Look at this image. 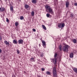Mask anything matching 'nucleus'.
<instances>
[{
	"label": "nucleus",
	"mask_w": 77,
	"mask_h": 77,
	"mask_svg": "<svg viewBox=\"0 0 77 77\" xmlns=\"http://www.w3.org/2000/svg\"><path fill=\"white\" fill-rule=\"evenodd\" d=\"M45 7L46 8V12L50 13L52 15H54V12L53 11V9L50 7V6L47 5L45 6Z\"/></svg>",
	"instance_id": "f257e3e1"
},
{
	"label": "nucleus",
	"mask_w": 77,
	"mask_h": 77,
	"mask_svg": "<svg viewBox=\"0 0 77 77\" xmlns=\"http://www.w3.org/2000/svg\"><path fill=\"white\" fill-rule=\"evenodd\" d=\"M69 48V45H66L65 46L63 47V50L64 52H66L68 53V49Z\"/></svg>",
	"instance_id": "f03ea898"
},
{
	"label": "nucleus",
	"mask_w": 77,
	"mask_h": 77,
	"mask_svg": "<svg viewBox=\"0 0 77 77\" xmlns=\"http://www.w3.org/2000/svg\"><path fill=\"white\" fill-rule=\"evenodd\" d=\"M57 58H51V62H53L54 65L56 64L57 62Z\"/></svg>",
	"instance_id": "7ed1b4c3"
},
{
	"label": "nucleus",
	"mask_w": 77,
	"mask_h": 77,
	"mask_svg": "<svg viewBox=\"0 0 77 77\" xmlns=\"http://www.w3.org/2000/svg\"><path fill=\"white\" fill-rule=\"evenodd\" d=\"M25 8L27 10H30V7L29 6V5L26 4L25 5Z\"/></svg>",
	"instance_id": "20e7f679"
},
{
	"label": "nucleus",
	"mask_w": 77,
	"mask_h": 77,
	"mask_svg": "<svg viewBox=\"0 0 77 77\" xmlns=\"http://www.w3.org/2000/svg\"><path fill=\"white\" fill-rule=\"evenodd\" d=\"M42 45L43 47H46V43L44 40H42Z\"/></svg>",
	"instance_id": "39448f33"
},
{
	"label": "nucleus",
	"mask_w": 77,
	"mask_h": 77,
	"mask_svg": "<svg viewBox=\"0 0 77 77\" xmlns=\"http://www.w3.org/2000/svg\"><path fill=\"white\" fill-rule=\"evenodd\" d=\"M23 40L20 39L18 40V42L20 44H23Z\"/></svg>",
	"instance_id": "423d86ee"
},
{
	"label": "nucleus",
	"mask_w": 77,
	"mask_h": 77,
	"mask_svg": "<svg viewBox=\"0 0 77 77\" xmlns=\"http://www.w3.org/2000/svg\"><path fill=\"white\" fill-rule=\"evenodd\" d=\"M5 9L4 7H1L0 8V11L1 12H3V11H5Z\"/></svg>",
	"instance_id": "0eeeda50"
},
{
	"label": "nucleus",
	"mask_w": 77,
	"mask_h": 77,
	"mask_svg": "<svg viewBox=\"0 0 77 77\" xmlns=\"http://www.w3.org/2000/svg\"><path fill=\"white\" fill-rule=\"evenodd\" d=\"M69 2H67L66 3V8H68L69 6Z\"/></svg>",
	"instance_id": "6e6552de"
},
{
	"label": "nucleus",
	"mask_w": 77,
	"mask_h": 77,
	"mask_svg": "<svg viewBox=\"0 0 77 77\" xmlns=\"http://www.w3.org/2000/svg\"><path fill=\"white\" fill-rule=\"evenodd\" d=\"M73 70L75 72L77 73V68H76L74 67L73 68Z\"/></svg>",
	"instance_id": "1a4fd4ad"
},
{
	"label": "nucleus",
	"mask_w": 77,
	"mask_h": 77,
	"mask_svg": "<svg viewBox=\"0 0 77 77\" xmlns=\"http://www.w3.org/2000/svg\"><path fill=\"white\" fill-rule=\"evenodd\" d=\"M13 42L14 44H16L18 43V42H17V40H14L13 41Z\"/></svg>",
	"instance_id": "9d476101"
},
{
	"label": "nucleus",
	"mask_w": 77,
	"mask_h": 77,
	"mask_svg": "<svg viewBox=\"0 0 77 77\" xmlns=\"http://www.w3.org/2000/svg\"><path fill=\"white\" fill-rule=\"evenodd\" d=\"M74 57V54L73 53H71L70 54L69 57L70 58H72Z\"/></svg>",
	"instance_id": "9b49d317"
},
{
	"label": "nucleus",
	"mask_w": 77,
	"mask_h": 77,
	"mask_svg": "<svg viewBox=\"0 0 77 77\" xmlns=\"http://www.w3.org/2000/svg\"><path fill=\"white\" fill-rule=\"evenodd\" d=\"M4 43L7 45H9V43L6 40L5 41Z\"/></svg>",
	"instance_id": "f8f14e48"
},
{
	"label": "nucleus",
	"mask_w": 77,
	"mask_h": 77,
	"mask_svg": "<svg viewBox=\"0 0 77 77\" xmlns=\"http://www.w3.org/2000/svg\"><path fill=\"white\" fill-rule=\"evenodd\" d=\"M35 59V57H32L30 59V61L31 62H33L34 60Z\"/></svg>",
	"instance_id": "ddd939ff"
},
{
	"label": "nucleus",
	"mask_w": 77,
	"mask_h": 77,
	"mask_svg": "<svg viewBox=\"0 0 77 77\" xmlns=\"http://www.w3.org/2000/svg\"><path fill=\"white\" fill-rule=\"evenodd\" d=\"M46 74H47V75H51V72L49 71L46 72Z\"/></svg>",
	"instance_id": "4468645a"
},
{
	"label": "nucleus",
	"mask_w": 77,
	"mask_h": 77,
	"mask_svg": "<svg viewBox=\"0 0 77 77\" xmlns=\"http://www.w3.org/2000/svg\"><path fill=\"white\" fill-rule=\"evenodd\" d=\"M72 42L75 44H76L77 43V40L75 39H73L72 41Z\"/></svg>",
	"instance_id": "2eb2a0df"
},
{
	"label": "nucleus",
	"mask_w": 77,
	"mask_h": 77,
	"mask_svg": "<svg viewBox=\"0 0 77 77\" xmlns=\"http://www.w3.org/2000/svg\"><path fill=\"white\" fill-rule=\"evenodd\" d=\"M61 26H62V23H59L58 25V27H59L60 28H61Z\"/></svg>",
	"instance_id": "dca6fc26"
},
{
	"label": "nucleus",
	"mask_w": 77,
	"mask_h": 77,
	"mask_svg": "<svg viewBox=\"0 0 77 77\" xmlns=\"http://www.w3.org/2000/svg\"><path fill=\"white\" fill-rule=\"evenodd\" d=\"M32 3H33L36 4L37 3V1L36 0H32Z\"/></svg>",
	"instance_id": "f3484780"
},
{
	"label": "nucleus",
	"mask_w": 77,
	"mask_h": 77,
	"mask_svg": "<svg viewBox=\"0 0 77 77\" xmlns=\"http://www.w3.org/2000/svg\"><path fill=\"white\" fill-rule=\"evenodd\" d=\"M42 27L43 29H44V30H47V28H46V27H45V26H44V25H42Z\"/></svg>",
	"instance_id": "a211bd4d"
},
{
	"label": "nucleus",
	"mask_w": 77,
	"mask_h": 77,
	"mask_svg": "<svg viewBox=\"0 0 77 77\" xmlns=\"http://www.w3.org/2000/svg\"><path fill=\"white\" fill-rule=\"evenodd\" d=\"M19 25V23H18V21L16 22L15 23V26H18Z\"/></svg>",
	"instance_id": "6ab92c4d"
},
{
	"label": "nucleus",
	"mask_w": 77,
	"mask_h": 77,
	"mask_svg": "<svg viewBox=\"0 0 77 77\" xmlns=\"http://www.w3.org/2000/svg\"><path fill=\"white\" fill-rule=\"evenodd\" d=\"M59 49L60 51H62V45H60L59 46Z\"/></svg>",
	"instance_id": "aec40b11"
},
{
	"label": "nucleus",
	"mask_w": 77,
	"mask_h": 77,
	"mask_svg": "<svg viewBox=\"0 0 77 77\" xmlns=\"http://www.w3.org/2000/svg\"><path fill=\"white\" fill-rule=\"evenodd\" d=\"M35 14V12L33 11H32L31 12V15L32 16V17H33L34 16V15Z\"/></svg>",
	"instance_id": "412c9836"
},
{
	"label": "nucleus",
	"mask_w": 77,
	"mask_h": 77,
	"mask_svg": "<svg viewBox=\"0 0 77 77\" xmlns=\"http://www.w3.org/2000/svg\"><path fill=\"white\" fill-rule=\"evenodd\" d=\"M10 10L11 11H14L13 6H11L10 7Z\"/></svg>",
	"instance_id": "4be33fe9"
},
{
	"label": "nucleus",
	"mask_w": 77,
	"mask_h": 77,
	"mask_svg": "<svg viewBox=\"0 0 77 77\" xmlns=\"http://www.w3.org/2000/svg\"><path fill=\"white\" fill-rule=\"evenodd\" d=\"M24 19V17L23 16H22L20 17V20H23Z\"/></svg>",
	"instance_id": "5701e85b"
},
{
	"label": "nucleus",
	"mask_w": 77,
	"mask_h": 77,
	"mask_svg": "<svg viewBox=\"0 0 77 77\" xmlns=\"http://www.w3.org/2000/svg\"><path fill=\"white\" fill-rule=\"evenodd\" d=\"M57 53H55L54 55V58H56V57H57Z\"/></svg>",
	"instance_id": "b1692460"
},
{
	"label": "nucleus",
	"mask_w": 77,
	"mask_h": 77,
	"mask_svg": "<svg viewBox=\"0 0 77 77\" xmlns=\"http://www.w3.org/2000/svg\"><path fill=\"white\" fill-rule=\"evenodd\" d=\"M64 26H65V24L63 23V24L61 23V27H64Z\"/></svg>",
	"instance_id": "393cba45"
},
{
	"label": "nucleus",
	"mask_w": 77,
	"mask_h": 77,
	"mask_svg": "<svg viewBox=\"0 0 77 77\" xmlns=\"http://www.w3.org/2000/svg\"><path fill=\"white\" fill-rule=\"evenodd\" d=\"M50 15V14H46V16L48 17H49Z\"/></svg>",
	"instance_id": "a878e982"
},
{
	"label": "nucleus",
	"mask_w": 77,
	"mask_h": 77,
	"mask_svg": "<svg viewBox=\"0 0 77 77\" xmlns=\"http://www.w3.org/2000/svg\"><path fill=\"white\" fill-rule=\"evenodd\" d=\"M70 17L71 18H73V17H74V16H73V14H70Z\"/></svg>",
	"instance_id": "bb28decb"
},
{
	"label": "nucleus",
	"mask_w": 77,
	"mask_h": 77,
	"mask_svg": "<svg viewBox=\"0 0 77 77\" xmlns=\"http://www.w3.org/2000/svg\"><path fill=\"white\" fill-rule=\"evenodd\" d=\"M17 51L18 54H20V51L19 50H18L17 49Z\"/></svg>",
	"instance_id": "cd10ccee"
},
{
	"label": "nucleus",
	"mask_w": 77,
	"mask_h": 77,
	"mask_svg": "<svg viewBox=\"0 0 77 77\" xmlns=\"http://www.w3.org/2000/svg\"><path fill=\"white\" fill-rule=\"evenodd\" d=\"M40 57H43V56H44V54H43L42 53L40 55Z\"/></svg>",
	"instance_id": "c85d7f7f"
},
{
	"label": "nucleus",
	"mask_w": 77,
	"mask_h": 77,
	"mask_svg": "<svg viewBox=\"0 0 77 77\" xmlns=\"http://www.w3.org/2000/svg\"><path fill=\"white\" fill-rule=\"evenodd\" d=\"M6 19L7 22H9V19H8V18H6Z\"/></svg>",
	"instance_id": "c756f323"
},
{
	"label": "nucleus",
	"mask_w": 77,
	"mask_h": 77,
	"mask_svg": "<svg viewBox=\"0 0 77 77\" xmlns=\"http://www.w3.org/2000/svg\"><path fill=\"white\" fill-rule=\"evenodd\" d=\"M42 71H45V68H42Z\"/></svg>",
	"instance_id": "7c9ffc66"
},
{
	"label": "nucleus",
	"mask_w": 77,
	"mask_h": 77,
	"mask_svg": "<svg viewBox=\"0 0 77 77\" xmlns=\"http://www.w3.org/2000/svg\"><path fill=\"white\" fill-rule=\"evenodd\" d=\"M32 30L33 31V32H36V29H32Z\"/></svg>",
	"instance_id": "2f4dec72"
},
{
	"label": "nucleus",
	"mask_w": 77,
	"mask_h": 77,
	"mask_svg": "<svg viewBox=\"0 0 77 77\" xmlns=\"http://www.w3.org/2000/svg\"><path fill=\"white\" fill-rule=\"evenodd\" d=\"M75 6H77V3H75Z\"/></svg>",
	"instance_id": "473e14b6"
},
{
	"label": "nucleus",
	"mask_w": 77,
	"mask_h": 77,
	"mask_svg": "<svg viewBox=\"0 0 77 77\" xmlns=\"http://www.w3.org/2000/svg\"><path fill=\"white\" fill-rule=\"evenodd\" d=\"M2 49H0V53H2Z\"/></svg>",
	"instance_id": "72a5a7b5"
},
{
	"label": "nucleus",
	"mask_w": 77,
	"mask_h": 77,
	"mask_svg": "<svg viewBox=\"0 0 77 77\" xmlns=\"http://www.w3.org/2000/svg\"><path fill=\"white\" fill-rule=\"evenodd\" d=\"M39 47H41V44H39Z\"/></svg>",
	"instance_id": "f704fd0d"
},
{
	"label": "nucleus",
	"mask_w": 77,
	"mask_h": 77,
	"mask_svg": "<svg viewBox=\"0 0 77 77\" xmlns=\"http://www.w3.org/2000/svg\"><path fill=\"white\" fill-rule=\"evenodd\" d=\"M50 17H52V16H51V15H50Z\"/></svg>",
	"instance_id": "c9c22d12"
},
{
	"label": "nucleus",
	"mask_w": 77,
	"mask_h": 77,
	"mask_svg": "<svg viewBox=\"0 0 77 77\" xmlns=\"http://www.w3.org/2000/svg\"><path fill=\"white\" fill-rule=\"evenodd\" d=\"M45 1H48V0H45Z\"/></svg>",
	"instance_id": "e433bc0d"
},
{
	"label": "nucleus",
	"mask_w": 77,
	"mask_h": 77,
	"mask_svg": "<svg viewBox=\"0 0 77 77\" xmlns=\"http://www.w3.org/2000/svg\"><path fill=\"white\" fill-rule=\"evenodd\" d=\"M24 72L25 73H26V72H25V71H24Z\"/></svg>",
	"instance_id": "4c0bfd02"
},
{
	"label": "nucleus",
	"mask_w": 77,
	"mask_h": 77,
	"mask_svg": "<svg viewBox=\"0 0 77 77\" xmlns=\"http://www.w3.org/2000/svg\"><path fill=\"white\" fill-rule=\"evenodd\" d=\"M56 1H57H57H58V0H56Z\"/></svg>",
	"instance_id": "58836bf2"
},
{
	"label": "nucleus",
	"mask_w": 77,
	"mask_h": 77,
	"mask_svg": "<svg viewBox=\"0 0 77 77\" xmlns=\"http://www.w3.org/2000/svg\"><path fill=\"white\" fill-rule=\"evenodd\" d=\"M8 46H9V45H8Z\"/></svg>",
	"instance_id": "ea45409f"
}]
</instances>
